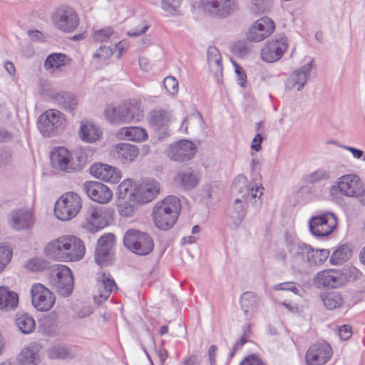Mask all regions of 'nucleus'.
I'll return each mask as SVG.
<instances>
[{
    "label": "nucleus",
    "mask_w": 365,
    "mask_h": 365,
    "mask_svg": "<svg viewBox=\"0 0 365 365\" xmlns=\"http://www.w3.org/2000/svg\"><path fill=\"white\" fill-rule=\"evenodd\" d=\"M207 61L211 72L216 78L222 74V63L221 55L215 46H210L207 51Z\"/></svg>",
    "instance_id": "f704fd0d"
},
{
    "label": "nucleus",
    "mask_w": 365,
    "mask_h": 365,
    "mask_svg": "<svg viewBox=\"0 0 365 365\" xmlns=\"http://www.w3.org/2000/svg\"><path fill=\"white\" fill-rule=\"evenodd\" d=\"M337 226V218L331 212L313 216L309 222L311 233L317 237H322L329 235Z\"/></svg>",
    "instance_id": "9d476101"
},
{
    "label": "nucleus",
    "mask_w": 365,
    "mask_h": 365,
    "mask_svg": "<svg viewBox=\"0 0 365 365\" xmlns=\"http://www.w3.org/2000/svg\"><path fill=\"white\" fill-rule=\"evenodd\" d=\"M363 192V183L356 174H346L338 178L329 188V194L333 198L339 195L351 198L359 197Z\"/></svg>",
    "instance_id": "20e7f679"
},
{
    "label": "nucleus",
    "mask_w": 365,
    "mask_h": 365,
    "mask_svg": "<svg viewBox=\"0 0 365 365\" xmlns=\"http://www.w3.org/2000/svg\"><path fill=\"white\" fill-rule=\"evenodd\" d=\"M262 185L256 187V188L250 186L247 178L244 175H239L235 180L232 185L233 191L237 192L239 194L238 197L245 202H249L250 200L256 198L259 199L262 195Z\"/></svg>",
    "instance_id": "aec40b11"
},
{
    "label": "nucleus",
    "mask_w": 365,
    "mask_h": 365,
    "mask_svg": "<svg viewBox=\"0 0 365 365\" xmlns=\"http://www.w3.org/2000/svg\"><path fill=\"white\" fill-rule=\"evenodd\" d=\"M119 197L123 200L133 199L134 190H133L132 181L129 179L123 181L118 187Z\"/></svg>",
    "instance_id": "09e8293b"
},
{
    "label": "nucleus",
    "mask_w": 365,
    "mask_h": 365,
    "mask_svg": "<svg viewBox=\"0 0 365 365\" xmlns=\"http://www.w3.org/2000/svg\"><path fill=\"white\" fill-rule=\"evenodd\" d=\"M51 162L55 169L67 173L75 172L71 154L65 148H58L51 152Z\"/></svg>",
    "instance_id": "a878e982"
},
{
    "label": "nucleus",
    "mask_w": 365,
    "mask_h": 365,
    "mask_svg": "<svg viewBox=\"0 0 365 365\" xmlns=\"http://www.w3.org/2000/svg\"><path fill=\"white\" fill-rule=\"evenodd\" d=\"M113 153L116 160L120 163L128 165L138 158L139 149L135 145L120 143L114 146Z\"/></svg>",
    "instance_id": "cd10ccee"
},
{
    "label": "nucleus",
    "mask_w": 365,
    "mask_h": 365,
    "mask_svg": "<svg viewBox=\"0 0 365 365\" xmlns=\"http://www.w3.org/2000/svg\"><path fill=\"white\" fill-rule=\"evenodd\" d=\"M53 99L59 107L65 110L73 113L78 103L76 95L68 92H59L53 96Z\"/></svg>",
    "instance_id": "c9c22d12"
},
{
    "label": "nucleus",
    "mask_w": 365,
    "mask_h": 365,
    "mask_svg": "<svg viewBox=\"0 0 365 365\" xmlns=\"http://www.w3.org/2000/svg\"><path fill=\"white\" fill-rule=\"evenodd\" d=\"M64 115L58 110L48 109L38 118L37 125L39 131L44 136H50L58 129L66 126Z\"/></svg>",
    "instance_id": "1a4fd4ad"
},
{
    "label": "nucleus",
    "mask_w": 365,
    "mask_h": 365,
    "mask_svg": "<svg viewBox=\"0 0 365 365\" xmlns=\"http://www.w3.org/2000/svg\"><path fill=\"white\" fill-rule=\"evenodd\" d=\"M180 208V201L175 196H168L158 202L153 211L155 225L163 230L171 228L178 217Z\"/></svg>",
    "instance_id": "f03ea898"
},
{
    "label": "nucleus",
    "mask_w": 365,
    "mask_h": 365,
    "mask_svg": "<svg viewBox=\"0 0 365 365\" xmlns=\"http://www.w3.org/2000/svg\"><path fill=\"white\" fill-rule=\"evenodd\" d=\"M240 365H264L263 363L255 357H248L242 361Z\"/></svg>",
    "instance_id": "338daca9"
},
{
    "label": "nucleus",
    "mask_w": 365,
    "mask_h": 365,
    "mask_svg": "<svg viewBox=\"0 0 365 365\" xmlns=\"http://www.w3.org/2000/svg\"><path fill=\"white\" fill-rule=\"evenodd\" d=\"M32 304L40 312L50 310L54 305V294L42 284H34L31 289Z\"/></svg>",
    "instance_id": "2eb2a0df"
},
{
    "label": "nucleus",
    "mask_w": 365,
    "mask_h": 365,
    "mask_svg": "<svg viewBox=\"0 0 365 365\" xmlns=\"http://www.w3.org/2000/svg\"><path fill=\"white\" fill-rule=\"evenodd\" d=\"M19 304L18 294L9 291L5 287H0V308L14 309H16Z\"/></svg>",
    "instance_id": "4c0bfd02"
},
{
    "label": "nucleus",
    "mask_w": 365,
    "mask_h": 365,
    "mask_svg": "<svg viewBox=\"0 0 365 365\" xmlns=\"http://www.w3.org/2000/svg\"><path fill=\"white\" fill-rule=\"evenodd\" d=\"M184 365H200V360L196 355H192L183 361Z\"/></svg>",
    "instance_id": "774afa93"
},
{
    "label": "nucleus",
    "mask_w": 365,
    "mask_h": 365,
    "mask_svg": "<svg viewBox=\"0 0 365 365\" xmlns=\"http://www.w3.org/2000/svg\"><path fill=\"white\" fill-rule=\"evenodd\" d=\"M42 346L38 342H31L25 346L18 356L21 365H38L41 362Z\"/></svg>",
    "instance_id": "c85d7f7f"
},
{
    "label": "nucleus",
    "mask_w": 365,
    "mask_h": 365,
    "mask_svg": "<svg viewBox=\"0 0 365 365\" xmlns=\"http://www.w3.org/2000/svg\"><path fill=\"white\" fill-rule=\"evenodd\" d=\"M330 176L331 175L329 170L320 168L307 175L305 178V181L309 184H315L322 180H329Z\"/></svg>",
    "instance_id": "de8ad7c7"
},
{
    "label": "nucleus",
    "mask_w": 365,
    "mask_h": 365,
    "mask_svg": "<svg viewBox=\"0 0 365 365\" xmlns=\"http://www.w3.org/2000/svg\"><path fill=\"white\" fill-rule=\"evenodd\" d=\"M232 53L238 58H244L251 52L250 46L244 41H239L232 47Z\"/></svg>",
    "instance_id": "603ef678"
},
{
    "label": "nucleus",
    "mask_w": 365,
    "mask_h": 365,
    "mask_svg": "<svg viewBox=\"0 0 365 365\" xmlns=\"http://www.w3.org/2000/svg\"><path fill=\"white\" fill-rule=\"evenodd\" d=\"M240 304L242 310L247 317L252 315V312L259 304V299L254 292H244L240 297Z\"/></svg>",
    "instance_id": "58836bf2"
},
{
    "label": "nucleus",
    "mask_w": 365,
    "mask_h": 365,
    "mask_svg": "<svg viewBox=\"0 0 365 365\" xmlns=\"http://www.w3.org/2000/svg\"><path fill=\"white\" fill-rule=\"evenodd\" d=\"M8 221L11 228L21 231L30 229L34 224V217L29 210L20 209L11 212Z\"/></svg>",
    "instance_id": "b1692460"
},
{
    "label": "nucleus",
    "mask_w": 365,
    "mask_h": 365,
    "mask_svg": "<svg viewBox=\"0 0 365 365\" xmlns=\"http://www.w3.org/2000/svg\"><path fill=\"white\" fill-rule=\"evenodd\" d=\"M352 250L350 245L344 244L334 251L329 258V262L333 265H341L351 257Z\"/></svg>",
    "instance_id": "ea45409f"
},
{
    "label": "nucleus",
    "mask_w": 365,
    "mask_h": 365,
    "mask_svg": "<svg viewBox=\"0 0 365 365\" xmlns=\"http://www.w3.org/2000/svg\"><path fill=\"white\" fill-rule=\"evenodd\" d=\"M102 135L101 129L93 123L83 120L81 123L79 136L82 140L87 143H94Z\"/></svg>",
    "instance_id": "72a5a7b5"
},
{
    "label": "nucleus",
    "mask_w": 365,
    "mask_h": 365,
    "mask_svg": "<svg viewBox=\"0 0 365 365\" xmlns=\"http://www.w3.org/2000/svg\"><path fill=\"white\" fill-rule=\"evenodd\" d=\"M160 192V185L154 180L139 184L134 189L133 198L139 204H145L153 200Z\"/></svg>",
    "instance_id": "4be33fe9"
},
{
    "label": "nucleus",
    "mask_w": 365,
    "mask_h": 365,
    "mask_svg": "<svg viewBox=\"0 0 365 365\" xmlns=\"http://www.w3.org/2000/svg\"><path fill=\"white\" fill-rule=\"evenodd\" d=\"M104 115L113 124H122L137 122L143 117V110L137 101L130 100L118 107L108 106Z\"/></svg>",
    "instance_id": "7ed1b4c3"
},
{
    "label": "nucleus",
    "mask_w": 365,
    "mask_h": 365,
    "mask_svg": "<svg viewBox=\"0 0 365 365\" xmlns=\"http://www.w3.org/2000/svg\"><path fill=\"white\" fill-rule=\"evenodd\" d=\"M170 119V114L164 110H156L150 112L149 115V123L152 128L158 132L159 136L168 133V124Z\"/></svg>",
    "instance_id": "7c9ffc66"
},
{
    "label": "nucleus",
    "mask_w": 365,
    "mask_h": 365,
    "mask_svg": "<svg viewBox=\"0 0 365 365\" xmlns=\"http://www.w3.org/2000/svg\"><path fill=\"white\" fill-rule=\"evenodd\" d=\"M137 203V201L134 200V198L125 200V203L120 206V215L125 217L131 216Z\"/></svg>",
    "instance_id": "13d9d810"
},
{
    "label": "nucleus",
    "mask_w": 365,
    "mask_h": 365,
    "mask_svg": "<svg viewBox=\"0 0 365 365\" xmlns=\"http://www.w3.org/2000/svg\"><path fill=\"white\" fill-rule=\"evenodd\" d=\"M115 236L112 233H108L101 236L96 248L95 261L101 266H107L110 263V250L113 247Z\"/></svg>",
    "instance_id": "5701e85b"
},
{
    "label": "nucleus",
    "mask_w": 365,
    "mask_h": 365,
    "mask_svg": "<svg viewBox=\"0 0 365 365\" xmlns=\"http://www.w3.org/2000/svg\"><path fill=\"white\" fill-rule=\"evenodd\" d=\"M112 34L113 29L110 27H106L94 31L93 38L95 41L106 42Z\"/></svg>",
    "instance_id": "5fc2aeb1"
},
{
    "label": "nucleus",
    "mask_w": 365,
    "mask_h": 365,
    "mask_svg": "<svg viewBox=\"0 0 365 365\" xmlns=\"http://www.w3.org/2000/svg\"><path fill=\"white\" fill-rule=\"evenodd\" d=\"M352 334L351 327L349 325H343L339 329V335L341 339L348 340Z\"/></svg>",
    "instance_id": "680f3d73"
},
{
    "label": "nucleus",
    "mask_w": 365,
    "mask_h": 365,
    "mask_svg": "<svg viewBox=\"0 0 365 365\" xmlns=\"http://www.w3.org/2000/svg\"><path fill=\"white\" fill-rule=\"evenodd\" d=\"M241 198L237 197L232 207L228 212V225L234 230L237 229L242 223L247 213V205Z\"/></svg>",
    "instance_id": "c756f323"
},
{
    "label": "nucleus",
    "mask_w": 365,
    "mask_h": 365,
    "mask_svg": "<svg viewBox=\"0 0 365 365\" xmlns=\"http://www.w3.org/2000/svg\"><path fill=\"white\" fill-rule=\"evenodd\" d=\"M182 0H162V8L171 15L180 14V7Z\"/></svg>",
    "instance_id": "3c124183"
},
{
    "label": "nucleus",
    "mask_w": 365,
    "mask_h": 365,
    "mask_svg": "<svg viewBox=\"0 0 365 365\" xmlns=\"http://www.w3.org/2000/svg\"><path fill=\"white\" fill-rule=\"evenodd\" d=\"M48 354L51 359H66L74 356L71 348L60 344L51 347L48 350Z\"/></svg>",
    "instance_id": "49530a36"
},
{
    "label": "nucleus",
    "mask_w": 365,
    "mask_h": 365,
    "mask_svg": "<svg viewBox=\"0 0 365 365\" xmlns=\"http://www.w3.org/2000/svg\"><path fill=\"white\" fill-rule=\"evenodd\" d=\"M123 243L128 250L138 255L150 254L154 247L150 235L136 230H129L125 232Z\"/></svg>",
    "instance_id": "6e6552de"
},
{
    "label": "nucleus",
    "mask_w": 365,
    "mask_h": 365,
    "mask_svg": "<svg viewBox=\"0 0 365 365\" xmlns=\"http://www.w3.org/2000/svg\"><path fill=\"white\" fill-rule=\"evenodd\" d=\"M345 274L338 269H325L319 272L314 277V285L318 288L335 289L346 282Z\"/></svg>",
    "instance_id": "dca6fc26"
},
{
    "label": "nucleus",
    "mask_w": 365,
    "mask_h": 365,
    "mask_svg": "<svg viewBox=\"0 0 365 365\" xmlns=\"http://www.w3.org/2000/svg\"><path fill=\"white\" fill-rule=\"evenodd\" d=\"M324 305L327 309L334 310L341 307L344 303L342 295L338 292L327 293L323 298Z\"/></svg>",
    "instance_id": "c03bdc74"
},
{
    "label": "nucleus",
    "mask_w": 365,
    "mask_h": 365,
    "mask_svg": "<svg viewBox=\"0 0 365 365\" xmlns=\"http://www.w3.org/2000/svg\"><path fill=\"white\" fill-rule=\"evenodd\" d=\"M90 173L96 178L113 184L118 183L120 180V173L115 168L101 163H94L90 168Z\"/></svg>",
    "instance_id": "bb28decb"
},
{
    "label": "nucleus",
    "mask_w": 365,
    "mask_h": 365,
    "mask_svg": "<svg viewBox=\"0 0 365 365\" xmlns=\"http://www.w3.org/2000/svg\"><path fill=\"white\" fill-rule=\"evenodd\" d=\"M12 257V250L9 247H0V272L9 262Z\"/></svg>",
    "instance_id": "4d7b16f0"
},
{
    "label": "nucleus",
    "mask_w": 365,
    "mask_h": 365,
    "mask_svg": "<svg viewBox=\"0 0 365 365\" xmlns=\"http://www.w3.org/2000/svg\"><path fill=\"white\" fill-rule=\"evenodd\" d=\"M98 287L99 289L98 297L101 299L98 302L106 300L110 293L118 289L114 279L109 273H100L97 278Z\"/></svg>",
    "instance_id": "473e14b6"
},
{
    "label": "nucleus",
    "mask_w": 365,
    "mask_h": 365,
    "mask_svg": "<svg viewBox=\"0 0 365 365\" xmlns=\"http://www.w3.org/2000/svg\"><path fill=\"white\" fill-rule=\"evenodd\" d=\"M66 56L61 53L50 54L44 61V67L49 71H54L65 65Z\"/></svg>",
    "instance_id": "37998d69"
},
{
    "label": "nucleus",
    "mask_w": 365,
    "mask_h": 365,
    "mask_svg": "<svg viewBox=\"0 0 365 365\" xmlns=\"http://www.w3.org/2000/svg\"><path fill=\"white\" fill-rule=\"evenodd\" d=\"M113 53V48L106 46V45L101 46L96 53L93 54L94 58L102 57L104 58H108L112 56Z\"/></svg>",
    "instance_id": "052dcab7"
},
{
    "label": "nucleus",
    "mask_w": 365,
    "mask_h": 365,
    "mask_svg": "<svg viewBox=\"0 0 365 365\" xmlns=\"http://www.w3.org/2000/svg\"><path fill=\"white\" fill-rule=\"evenodd\" d=\"M203 123L202 118L199 113H195L187 117L182 123L181 129H184L185 133H187L188 126L195 128L196 125L202 126Z\"/></svg>",
    "instance_id": "8fccbe9b"
},
{
    "label": "nucleus",
    "mask_w": 365,
    "mask_h": 365,
    "mask_svg": "<svg viewBox=\"0 0 365 365\" xmlns=\"http://www.w3.org/2000/svg\"><path fill=\"white\" fill-rule=\"evenodd\" d=\"M287 248L290 255L292 267L299 270V267L307 266L312 252V247L299 240H287Z\"/></svg>",
    "instance_id": "ddd939ff"
},
{
    "label": "nucleus",
    "mask_w": 365,
    "mask_h": 365,
    "mask_svg": "<svg viewBox=\"0 0 365 365\" xmlns=\"http://www.w3.org/2000/svg\"><path fill=\"white\" fill-rule=\"evenodd\" d=\"M307 262V267H319L324 264L329 257L330 252L327 249H315L312 247Z\"/></svg>",
    "instance_id": "a19ab883"
},
{
    "label": "nucleus",
    "mask_w": 365,
    "mask_h": 365,
    "mask_svg": "<svg viewBox=\"0 0 365 365\" xmlns=\"http://www.w3.org/2000/svg\"><path fill=\"white\" fill-rule=\"evenodd\" d=\"M71 159L73 161L75 171H78L83 168L87 160V156L85 153L82 151H76L73 154V156L71 155Z\"/></svg>",
    "instance_id": "6e6d98bb"
},
{
    "label": "nucleus",
    "mask_w": 365,
    "mask_h": 365,
    "mask_svg": "<svg viewBox=\"0 0 365 365\" xmlns=\"http://www.w3.org/2000/svg\"><path fill=\"white\" fill-rule=\"evenodd\" d=\"M263 138L260 133H257L252 140L251 148L255 151H259L262 148L261 143Z\"/></svg>",
    "instance_id": "69168bd1"
},
{
    "label": "nucleus",
    "mask_w": 365,
    "mask_h": 365,
    "mask_svg": "<svg viewBox=\"0 0 365 365\" xmlns=\"http://www.w3.org/2000/svg\"><path fill=\"white\" fill-rule=\"evenodd\" d=\"M47 267L48 264L45 260L38 258L30 259L26 264V269L34 272L44 270Z\"/></svg>",
    "instance_id": "864d4df0"
},
{
    "label": "nucleus",
    "mask_w": 365,
    "mask_h": 365,
    "mask_svg": "<svg viewBox=\"0 0 365 365\" xmlns=\"http://www.w3.org/2000/svg\"><path fill=\"white\" fill-rule=\"evenodd\" d=\"M202 7L210 16L225 18L237 10L236 0H201Z\"/></svg>",
    "instance_id": "f8f14e48"
},
{
    "label": "nucleus",
    "mask_w": 365,
    "mask_h": 365,
    "mask_svg": "<svg viewBox=\"0 0 365 365\" xmlns=\"http://www.w3.org/2000/svg\"><path fill=\"white\" fill-rule=\"evenodd\" d=\"M120 133L133 141H143L148 138L146 130L140 127H125L120 129Z\"/></svg>",
    "instance_id": "79ce46f5"
},
{
    "label": "nucleus",
    "mask_w": 365,
    "mask_h": 365,
    "mask_svg": "<svg viewBox=\"0 0 365 365\" xmlns=\"http://www.w3.org/2000/svg\"><path fill=\"white\" fill-rule=\"evenodd\" d=\"M199 181L197 173L192 168L180 170L175 177V182L186 190L195 187L199 184Z\"/></svg>",
    "instance_id": "2f4dec72"
},
{
    "label": "nucleus",
    "mask_w": 365,
    "mask_h": 365,
    "mask_svg": "<svg viewBox=\"0 0 365 365\" xmlns=\"http://www.w3.org/2000/svg\"><path fill=\"white\" fill-rule=\"evenodd\" d=\"M312 69V61H310L294 71L286 81V88L289 90L296 88L298 91H301L307 83Z\"/></svg>",
    "instance_id": "393cba45"
},
{
    "label": "nucleus",
    "mask_w": 365,
    "mask_h": 365,
    "mask_svg": "<svg viewBox=\"0 0 365 365\" xmlns=\"http://www.w3.org/2000/svg\"><path fill=\"white\" fill-rule=\"evenodd\" d=\"M276 289L291 291L295 294H297L299 289L296 287L294 282H284L279 284L275 287Z\"/></svg>",
    "instance_id": "e2e57ef3"
},
{
    "label": "nucleus",
    "mask_w": 365,
    "mask_h": 365,
    "mask_svg": "<svg viewBox=\"0 0 365 365\" xmlns=\"http://www.w3.org/2000/svg\"><path fill=\"white\" fill-rule=\"evenodd\" d=\"M50 258L62 262H76L85 255V246L81 239L72 235L62 236L52 240L45 247Z\"/></svg>",
    "instance_id": "f257e3e1"
},
{
    "label": "nucleus",
    "mask_w": 365,
    "mask_h": 365,
    "mask_svg": "<svg viewBox=\"0 0 365 365\" xmlns=\"http://www.w3.org/2000/svg\"><path fill=\"white\" fill-rule=\"evenodd\" d=\"M332 356L331 346L325 341H318L310 346L305 356L307 365H324Z\"/></svg>",
    "instance_id": "4468645a"
},
{
    "label": "nucleus",
    "mask_w": 365,
    "mask_h": 365,
    "mask_svg": "<svg viewBox=\"0 0 365 365\" xmlns=\"http://www.w3.org/2000/svg\"><path fill=\"white\" fill-rule=\"evenodd\" d=\"M108 223V213L104 207H91L87 210L83 227L94 232L106 227Z\"/></svg>",
    "instance_id": "a211bd4d"
},
{
    "label": "nucleus",
    "mask_w": 365,
    "mask_h": 365,
    "mask_svg": "<svg viewBox=\"0 0 365 365\" xmlns=\"http://www.w3.org/2000/svg\"><path fill=\"white\" fill-rule=\"evenodd\" d=\"M51 19L55 28L63 33H71L79 25L78 13L72 7L64 4L55 9Z\"/></svg>",
    "instance_id": "39448f33"
},
{
    "label": "nucleus",
    "mask_w": 365,
    "mask_h": 365,
    "mask_svg": "<svg viewBox=\"0 0 365 365\" xmlns=\"http://www.w3.org/2000/svg\"><path fill=\"white\" fill-rule=\"evenodd\" d=\"M50 283L63 297H68L73 289V277L66 265L56 264L50 267Z\"/></svg>",
    "instance_id": "423d86ee"
},
{
    "label": "nucleus",
    "mask_w": 365,
    "mask_h": 365,
    "mask_svg": "<svg viewBox=\"0 0 365 365\" xmlns=\"http://www.w3.org/2000/svg\"><path fill=\"white\" fill-rule=\"evenodd\" d=\"M197 152L196 145L190 140H181L171 144L165 153L173 161L182 163L189 161Z\"/></svg>",
    "instance_id": "9b49d317"
},
{
    "label": "nucleus",
    "mask_w": 365,
    "mask_h": 365,
    "mask_svg": "<svg viewBox=\"0 0 365 365\" xmlns=\"http://www.w3.org/2000/svg\"><path fill=\"white\" fill-rule=\"evenodd\" d=\"M83 189L90 199L100 204L108 202L113 197L110 188L100 182L86 181Z\"/></svg>",
    "instance_id": "6ab92c4d"
},
{
    "label": "nucleus",
    "mask_w": 365,
    "mask_h": 365,
    "mask_svg": "<svg viewBox=\"0 0 365 365\" xmlns=\"http://www.w3.org/2000/svg\"><path fill=\"white\" fill-rule=\"evenodd\" d=\"M287 48L286 37L268 41L261 50L262 60L267 63L276 62L282 58Z\"/></svg>",
    "instance_id": "f3484780"
},
{
    "label": "nucleus",
    "mask_w": 365,
    "mask_h": 365,
    "mask_svg": "<svg viewBox=\"0 0 365 365\" xmlns=\"http://www.w3.org/2000/svg\"><path fill=\"white\" fill-rule=\"evenodd\" d=\"M81 207V199L78 195L73 192H66L56 201L54 214L62 221L69 220L78 213Z\"/></svg>",
    "instance_id": "0eeeda50"
},
{
    "label": "nucleus",
    "mask_w": 365,
    "mask_h": 365,
    "mask_svg": "<svg viewBox=\"0 0 365 365\" xmlns=\"http://www.w3.org/2000/svg\"><path fill=\"white\" fill-rule=\"evenodd\" d=\"M165 89L170 94H175L178 91V81L173 76H168L165 78L163 81Z\"/></svg>",
    "instance_id": "bf43d9fd"
},
{
    "label": "nucleus",
    "mask_w": 365,
    "mask_h": 365,
    "mask_svg": "<svg viewBox=\"0 0 365 365\" xmlns=\"http://www.w3.org/2000/svg\"><path fill=\"white\" fill-rule=\"evenodd\" d=\"M235 72L237 75V77H238L240 81V85L244 88L245 86L246 78H247L246 73H245L242 68L237 64H235Z\"/></svg>",
    "instance_id": "0e129e2a"
},
{
    "label": "nucleus",
    "mask_w": 365,
    "mask_h": 365,
    "mask_svg": "<svg viewBox=\"0 0 365 365\" xmlns=\"http://www.w3.org/2000/svg\"><path fill=\"white\" fill-rule=\"evenodd\" d=\"M201 193L203 200L208 205H212L220 199L219 187L216 185L208 184L205 185Z\"/></svg>",
    "instance_id": "a18cd8bd"
},
{
    "label": "nucleus",
    "mask_w": 365,
    "mask_h": 365,
    "mask_svg": "<svg viewBox=\"0 0 365 365\" xmlns=\"http://www.w3.org/2000/svg\"><path fill=\"white\" fill-rule=\"evenodd\" d=\"M274 24L267 17L257 20L250 28L247 39L250 41L259 42L268 37L274 31Z\"/></svg>",
    "instance_id": "412c9836"
},
{
    "label": "nucleus",
    "mask_w": 365,
    "mask_h": 365,
    "mask_svg": "<svg viewBox=\"0 0 365 365\" xmlns=\"http://www.w3.org/2000/svg\"><path fill=\"white\" fill-rule=\"evenodd\" d=\"M15 325L22 334H29L34 331L36 322L29 314L19 313L16 315Z\"/></svg>",
    "instance_id": "e433bc0d"
}]
</instances>
